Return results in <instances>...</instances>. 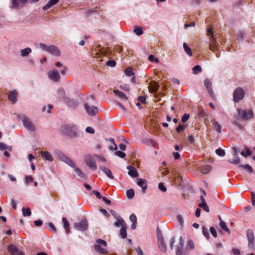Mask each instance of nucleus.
Segmentation results:
<instances>
[{
  "instance_id": "f257e3e1",
  "label": "nucleus",
  "mask_w": 255,
  "mask_h": 255,
  "mask_svg": "<svg viewBox=\"0 0 255 255\" xmlns=\"http://www.w3.org/2000/svg\"><path fill=\"white\" fill-rule=\"evenodd\" d=\"M238 113L239 117L243 121H249L254 117V113L251 110H243L239 109Z\"/></svg>"
},
{
  "instance_id": "f03ea898",
  "label": "nucleus",
  "mask_w": 255,
  "mask_h": 255,
  "mask_svg": "<svg viewBox=\"0 0 255 255\" xmlns=\"http://www.w3.org/2000/svg\"><path fill=\"white\" fill-rule=\"evenodd\" d=\"M18 118L22 121L23 125L25 128L32 131L35 130V127L30 119L24 115H20L18 116Z\"/></svg>"
},
{
  "instance_id": "7ed1b4c3",
  "label": "nucleus",
  "mask_w": 255,
  "mask_h": 255,
  "mask_svg": "<svg viewBox=\"0 0 255 255\" xmlns=\"http://www.w3.org/2000/svg\"><path fill=\"white\" fill-rule=\"evenodd\" d=\"M77 127L74 125H66L63 127L64 133L71 137L77 136Z\"/></svg>"
},
{
  "instance_id": "20e7f679",
  "label": "nucleus",
  "mask_w": 255,
  "mask_h": 255,
  "mask_svg": "<svg viewBox=\"0 0 255 255\" xmlns=\"http://www.w3.org/2000/svg\"><path fill=\"white\" fill-rule=\"evenodd\" d=\"M245 92L241 88H238L235 90L233 93V99L235 102H239L242 100L245 96Z\"/></svg>"
},
{
  "instance_id": "39448f33",
  "label": "nucleus",
  "mask_w": 255,
  "mask_h": 255,
  "mask_svg": "<svg viewBox=\"0 0 255 255\" xmlns=\"http://www.w3.org/2000/svg\"><path fill=\"white\" fill-rule=\"evenodd\" d=\"M84 160L86 164L93 170H96L97 168L95 161L92 156L87 154L84 157Z\"/></svg>"
},
{
  "instance_id": "423d86ee",
  "label": "nucleus",
  "mask_w": 255,
  "mask_h": 255,
  "mask_svg": "<svg viewBox=\"0 0 255 255\" xmlns=\"http://www.w3.org/2000/svg\"><path fill=\"white\" fill-rule=\"evenodd\" d=\"M84 107L87 113L89 116H94L98 113V109L96 106H89L88 103H85Z\"/></svg>"
},
{
  "instance_id": "0eeeda50",
  "label": "nucleus",
  "mask_w": 255,
  "mask_h": 255,
  "mask_svg": "<svg viewBox=\"0 0 255 255\" xmlns=\"http://www.w3.org/2000/svg\"><path fill=\"white\" fill-rule=\"evenodd\" d=\"M88 223L86 220H82L79 223H75L74 227L80 231H86L88 229Z\"/></svg>"
},
{
  "instance_id": "6e6552de",
  "label": "nucleus",
  "mask_w": 255,
  "mask_h": 255,
  "mask_svg": "<svg viewBox=\"0 0 255 255\" xmlns=\"http://www.w3.org/2000/svg\"><path fill=\"white\" fill-rule=\"evenodd\" d=\"M27 2V0H11V8L17 9L23 7Z\"/></svg>"
},
{
  "instance_id": "1a4fd4ad",
  "label": "nucleus",
  "mask_w": 255,
  "mask_h": 255,
  "mask_svg": "<svg viewBox=\"0 0 255 255\" xmlns=\"http://www.w3.org/2000/svg\"><path fill=\"white\" fill-rule=\"evenodd\" d=\"M48 78L53 82H58L60 79V75L57 70H53L47 73Z\"/></svg>"
},
{
  "instance_id": "9d476101",
  "label": "nucleus",
  "mask_w": 255,
  "mask_h": 255,
  "mask_svg": "<svg viewBox=\"0 0 255 255\" xmlns=\"http://www.w3.org/2000/svg\"><path fill=\"white\" fill-rule=\"evenodd\" d=\"M158 246L161 252L165 253L167 250V247L164 241L162 235L160 233H157Z\"/></svg>"
},
{
  "instance_id": "9b49d317",
  "label": "nucleus",
  "mask_w": 255,
  "mask_h": 255,
  "mask_svg": "<svg viewBox=\"0 0 255 255\" xmlns=\"http://www.w3.org/2000/svg\"><path fill=\"white\" fill-rule=\"evenodd\" d=\"M136 184L141 187L142 192L145 193L147 188V181L141 178H137Z\"/></svg>"
},
{
  "instance_id": "f8f14e48",
  "label": "nucleus",
  "mask_w": 255,
  "mask_h": 255,
  "mask_svg": "<svg viewBox=\"0 0 255 255\" xmlns=\"http://www.w3.org/2000/svg\"><path fill=\"white\" fill-rule=\"evenodd\" d=\"M204 86L207 89L209 94L212 98H215L214 92L212 90V82L208 79H206L204 81Z\"/></svg>"
},
{
  "instance_id": "ddd939ff",
  "label": "nucleus",
  "mask_w": 255,
  "mask_h": 255,
  "mask_svg": "<svg viewBox=\"0 0 255 255\" xmlns=\"http://www.w3.org/2000/svg\"><path fill=\"white\" fill-rule=\"evenodd\" d=\"M8 251L12 255H24L14 245H9L7 248Z\"/></svg>"
},
{
  "instance_id": "4468645a",
  "label": "nucleus",
  "mask_w": 255,
  "mask_h": 255,
  "mask_svg": "<svg viewBox=\"0 0 255 255\" xmlns=\"http://www.w3.org/2000/svg\"><path fill=\"white\" fill-rule=\"evenodd\" d=\"M184 244V239L182 237H180L179 239V242L178 245L176 247V255H182L183 252V246Z\"/></svg>"
},
{
  "instance_id": "2eb2a0df",
  "label": "nucleus",
  "mask_w": 255,
  "mask_h": 255,
  "mask_svg": "<svg viewBox=\"0 0 255 255\" xmlns=\"http://www.w3.org/2000/svg\"><path fill=\"white\" fill-rule=\"evenodd\" d=\"M56 96L59 99L63 100L65 102H68V99L66 96L65 92L64 89L60 88L57 90Z\"/></svg>"
},
{
  "instance_id": "dca6fc26",
  "label": "nucleus",
  "mask_w": 255,
  "mask_h": 255,
  "mask_svg": "<svg viewBox=\"0 0 255 255\" xmlns=\"http://www.w3.org/2000/svg\"><path fill=\"white\" fill-rule=\"evenodd\" d=\"M217 37L215 36V38H209V46L210 50L215 51L218 49V42L217 40Z\"/></svg>"
},
{
  "instance_id": "f3484780",
  "label": "nucleus",
  "mask_w": 255,
  "mask_h": 255,
  "mask_svg": "<svg viewBox=\"0 0 255 255\" xmlns=\"http://www.w3.org/2000/svg\"><path fill=\"white\" fill-rule=\"evenodd\" d=\"M48 52L55 56H59L60 55V51L59 49L54 45H50L48 46Z\"/></svg>"
},
{
  "instance_id": "a211bd4d",
  "label": "nucleus",
  "mask_w": 255,
  "mask_h": 255,
  "mask_svg": "<svg viewBox=\"0 0 255 255\" xmlns=\"http://www.w3.org/2000/svg\"><path fill=\"white\" fill-rule=\"evenodd\" d=\"M159 84L155 81H151L150 83L149 86L148 87L149 91L151 93H154L157 91L159 88Z\"/></svg>"
},
{
  "instance_id": "6ab92c4d",
  "label": "nucleus",
  "mask_w": 255,
  "mask_h": 255,
  "mask_svg": "<svg viewBox=\"0 0 255 255\" xmlns=\"http://www.w3.org/2000/svg\"><path fill=\"white\" fill-rule=\"evenodd\" d=\"M127 169L128 170V174L132 177H136L138 176V174L137 173V170L132 167L131 166H128L127 167Z\"/></svg>"
},
{
  "instance_id": "aec40b11",
  "label": "nucleus",
  "mask_w": 255,
  "mask_h": 255,
  "mask_svg": "<svg viewBox=\"0 0 255 255\" xmlns=\"http://www.w3.org/2000/svg\"><path fill=\"white\" fill-rule=\"evenodd\" d=\"M17 93L15 91H10L8 95V99L13 104L17 102Z\"/></svg>"
},
{
  "instance_id": "412c9836",
  "label": "nucleus",
  "mask_w": 255,
  "mask_h": 255,
  "mask_svg": "<svg viewBox=\"0 0 255 255\" xmlns=\"http://www.w3.org/2000/svg\"><path fill=\"white\" fill-rule=\"evenodd\" d=\"M99 168L103 172L105 173V174L109 178H110L111 179H114V176L113 175L112 173V172L111 171L106 168V167L105 166H100L99 167Z\"/></svg>"
},
{
  "instance_id": "4be33fe9",
  "label": "nucleus",
  "mask_w": 255,
  "mask_h": 255,
  "mask_svg": "<svg viewBox=\"0 0 255 255\" xmlns=\"http://www.w3.org/2000/svg\"><path fill=\"white\" fill-rule=\"evenodd\" d=\"M212 169V167L211 166L207 165H204H204L201 166L199 167V170L203 174H207L210 171H211Z\"/></svg>"
},
{
  "instance_id": "5701e85b",
  "label": "nucleus",
  "mask_w": 255,
  "mask_h": 255,
  "mask_svg": "<svg viewBox=\"0 0 255 255\" xmlns=\"http://www.w3.org/2000/svg\"><path fill=\"white\" fill-rule=\"evenodd\" d=\"M40 154L42 157L45 159L46 160L50 161H53V158L52 157L50 152L48 151H41Z\"/></svg>"
},
{
  "instance_id": "b1692460",
  "label": "nucleus",
  "mask_w": 255,
  "mask_h": 255,
  "mask_svg": "<svg viewBox=\"0 0 255 255\" xmlns=\"http://www.w3.org/2000/svg\"><path fill=\"white\" fill-rule=\"evenodd\" d=\"M113 92L115 94L116 96H117L120 99H121L123 100L126 101L128 99V97L125 95V94L118 90H114Z\"/></svg>"
},
{
  "instance_id": "393cba45",
  "label": "nucleus",
  "mask_w": 255,
  "mask_h": 255,
  "mask_svg": "<svg viewBox=\"0 0 255 255\" xmlns=\"http://www.w3.org/2000/svg\"><path fill=\"white\" fill-rule=\"evenodd\" d=\"M58 1L59 0H49L47 3L43 7V9L46 10L50 8L53 5L56 4Z\"/></svg>"
},
{
  "instance_id": "a878e982",
  "label": "nucleus",
  "mask_w": 255,
  "mask_h": 255,
  "mask_svg": "<svg viewBox=\"0 0 255 255\" xmlns=\"http://www.w3.org/2000/svg\"><path fill=\"white\" fill-rule=\"evenodd\" d=\"M94 248L96 252H98L99 253L103 255H106L108 253L107 250L102 248L99 245L95 244L94 246Z\"/></svg>"
},
{
  "instance_id": "bb28decb",
  "label": "nucleus",
  "mask_w": 255,
  "mask_h": 255,
  "mask_svg": "<svg viewBox=\"0 0 255 255\" xmlns=\"http://www.w3.org/2000/svg\"><path fill=\"white\" fill-rule=\"evenodd\" d=\"M116 221L114 223V225L116 227H119L120 226L122 227H126L127 224L125 223V221L121 218H119V219H117Z\"/></svg>"
},
{
  "instance_id": "cd10ccee",
  "label": "nucleus",
  "mask_w": 255,
  "mask_h": 255,
  "mask_svg": "<svg viewBox=\"0 0 255 255\" xmlns=\"http://www.w3.org/2000/svg\"><path fill=\"white\" fill-rule=\"evenodd\" d=\"M68 102H66L69 107L72 108H76L78 106V102L77 100L75 99L70 100L69 98L68 99Z\"/></svg>"
},
{
  "instance_id": "c85d7f7f",
  "label": "nucleus",
  "mask_w": 255,
  "mask_h": 255,
  "mask_svg": "<svg viewBox=\"0 0 255 255\" xmlns=\"http://www.w3.org/2000/svg\"><path fill=\"white\" fill-rule=\"evenodd\" d=\"M194 244L192 240H189L187 244L185 252L190 251L194 249Z\"/></svg>"
},
{
  "instance_id": "c756f323",
  "label": "nucleus",
  "mask_w": 255,
  "mask_h": 255,
  "mask_svg": "<svg viewBox=\"0 0 255 255\" xmlns=\"http://www.w3.org/2000/svg\"><path fill=\"white\" fill-rule=\"evenodd\" d=\"M31 52V48L27 47L20 50V55L22 57L27 56Z\"/></svg>"
},
{
  "instance_id": "7c9ffc66",
  "label": "nucleus",
  "mask_w": 255,
  "mask_h": 255,
  "mask_svg": "<svg viewBox=\"0 0 255 255\" xmlns=\"http://www.w3.org/2000/svg\"><path fill=\"white\" fill-rule=\"evenodd\" d=\"M239 167L247 170L248 172H249L250 173H251L253 172V168L249 164L240 165L239 166Z\"/></svg>"
},
{
  "instance_id": "2f4dec72",
  "label": "nucleus",
  "mask_w": 255,
  "mask_h": 255,
  "mask_svg": "<svg viewBox=\"0 0 255 255\" xmlns=\"http://www.w3.org/2000/svg\"><path fill=\"white\" fill-rule=\"evenodd\" d=\"M228 161L232 164H238L240 162V159L238 155H234V157L233 159H229Z\"/></svg>"
},
{
  "instance_id": "473e14b6",
  "label": "nucleus",
  "mask_w": 255,
  "mask_h": 255,
  "mask_svg": "<svg viewBox=\"0 0 255 255\" xmlns=\"http://www.w3.org/2000/svg\"><path fill=\"white\" fill-rule=\"evenodd\" d=\"M120 234L123 239H125L127 237L126 227H122L120 231Z\"/></svg>"
},
{
  "instance_id": "72a5a7b5",
  "label": "nucleus",
  "mask_w": 255,
  "mask_h": 255,
  "mask_svg": "<svg viewBox=\"0 0 255 255\" xmlns=\"http://www.w3.org/2000/svg\"><path fill=\"white\" fill-rule=\"evenodd\" d=\"M183 46V48H184L185 51L186 52V53L188 55H189L190 56H192V50L190 47H189L188 46L187 44L186 43H184Z\"/></svg>"
},
{
  "instance_id": "f704fd0d",
  "label": "nucleus",
  "mask_w": 255,
  "mask_h": 255,
  "mask_svg": "<svg viewBox=\"0 0 255 255\" xmlns=\"http://www.w3.org/2000/svg\"><path fill=\"white\" fill-rule=\"evenodd\" d=\"M219 226L225 231L227 232H230L229 229L228 228L226 225V223L224 221L221 220L219 223Z\"/></svg>"
},
{
  "instance_id": "c9c22d12",
  "label": "nucleus",
  "mask_w": 255,
  "mask_h": 255,
  "mask_svg": "<svg viewBox=\"0 0 255 255\" xmlns=\"http://www.w3.org/2000/svg\"><path fill=\"white\" fill-rule=\"evenodd\" d=\"M197 116L200 118H206L207 117V113L203 110H199L197 113Z\"/></svg>"
},
{
  "instance_id": "e433bc0d",
  "label": "nucleus",
  "mask_w": 255,
  "mask_h": 255,
  "mask_svg": "<svg viewBox=\"0 0 255 255\" xmlns=\"http://www.w3.org/2000/svg\"><path fill=\"white\" fill-rule=\"evenodd\" d=\"M213 125H214V127L215 128L216 131L218 133H221L222 130V128L219 123L217 121L215 120L213 123Z\"/></svg>"
},
{
  "instance_id": "4c0bfd02",
  "label": "nucleus",
  "mask_w": 255,
  "mask_h": 255,
  "mask_svg": "<svg viewBox=\"0 0 255 255\" xmlns=\"http://www.w3.org/2000/svg\"><path fill=\"white\" fill-rule=\"evenodd\" d=\"M127 196L128 199H132L134 195V192L133 189H130L128 190L126 192Z\"/></svg>"
},
{
  "instance_id": "58836bf2",
  "label": "nucleus",
  "mask_w": 255,
  "mask_h": 255,
  "mask_svg": "<svg viewBox=\"0 0 255 255\" xmlns=\"http://www.w3.org/2000/svg\"><path fill=\"white\" fill-rule=\"evenodd\" d=\"M62 221L64 224V228L66 230V232L68 233L69 232V224L65 217L62 218Z\"/></svg>"
},
{
  "instance_id": "ea45409f",
  "label": "nucleus",
  "mask_w": 255,
  "mask_h": 255,
  "mask_svg": "<svg viewBox=\"0 0 255 255\" xmlns=\"http://www.w3.org/2000/svg\"><path fill=\"white\" fill-rule=\"evenodd\" d=\"M252 153V152L248 148H245L243 149L241 152V155L245 157L251 155Z\"/></svg>"
},
{
  "instance_id": "a19ab883",
  "label": "nucleus",
  "mask_w": 255,
  "mask_h": 255,
  "mask_svg": "<svg viewBox=\"0 0 255 255\" xmlns=\"http://www.w3.org/2000/svg\"><path fill=\"white\" fill-rule=\"evenodd\" d=\"M22 211L23 215L25 217L26 216H30L31 214L30 209L29 208L26 209L23 208Z\"/></svg>"
},
{
  "instance_id": "79ce46f5",
  "label": "nucleus",
  "mask_w": 255,
  "mask_h": 255,
  "mask_svg": "<svg viewBox=\"0 0 255 255\" xmlns=\"http://www.w3.org/2000/svg\"><path fill=\"white\" fill-rule=\"evenodd\" d=\"M75 171L76 174L80 178H85V174L81 171V170L79 168H76L75 169Z\"/></svg>"
},
{
  "instance_id": "37998d69",
  "label": "nucleus",
  "mask_w": 255,
  "mask_h": 255,
  "mask_svg": "<svg viewBox=\"0 0 255 255\" xmlns=\"http://www.w3.org/2000/svg\"><path fill=\"white\" fill-rule=\"evenodd\" d=\"M216 153L220 156H224L225 155V151L221 148H217L216 149Z\"/></svg>"
},
{
  "instance_id": "c03bdc74",
  "label": "nucleus",
  "mask_w": 255,
  "mask_h": 255,
  "mask_svg": "<svg viewBox=\"0 0 255 255\" xmlns=\"http://www.w3.org/2000/svg\"><path fill=\"white\" fill-rule=\"evenodd\" d=\"M199 206L200 207L202 208L207 212H209V211H210L209 208L206 202V203H199Z\"/></svg>"
},
{
  "instance_id": "a18cd8bd",
  "label": "nucleus",
  "mask_w": 255,
  "mask_h": 255,
  "mask_svg": "<svg viewBox=\"0 0 255 255\" xmlns=\"http://www.w3.org/2000/svg\"><path fill=\"white\" fill-rule=\"evenodd\" d=\"M248 240H255L254 233L252 230H248L247 233Z\"/></svg>"
},
{
  "instance_id": "49530a36",
  "label": "nucleus",
  "mask_w": 255,
  "mask_h": 255,
  "mask_svg": "<svg viewBox=\"0 0 255 255\" xmlns=\"http://www.w3.org/2000/svg\"><path fill=\"white\" fill-rule=\"evenodd\" d=\"M125 73L127 76H131L133 75L132 69L130 67H128L125 69Z\"/></svg>"
},
{
  "instance_id": "de8ad7c7",
  "label": "nucleus",
  "mask_w": 255,
  "mask_h": 255,
  "mask_svg": "<svg viewBox=\"0 0 255 255\" xmlns=\"http://www.w3.org/2000/svg\"><path fill=\"white\" fill-rule=\"evenodd\" d=\"M192 70L194 74H197V73L201 72L202 71L201 67L199 65H197L194 67Z\"/></svg>"
},
{
  "instance_id": "09e8293b",
  "label": "nucleus",
  "mask_w": 255,
  "mask_h": 255,
  "mask_svg": "<svg viewBox=\"0 0 255 255\" xmlns=\"http://www.w3.org/2000/svg\"><path fill=\"white\" fill-rule=\"evenodd\" d=\"M33 178L31 176L27 175L25 178V183L26 185H28L29 183L33 182Z\"/></svg>"
},
{
  "instance_id": "8fccbe9b",
  "label": "nucleus",
  "mask_w": 255,
  "mask_h": 255,
  "mask_svg": "<svg viewBox=\"0 0 255 255\" xmlns=\"http://www.w3.org/2000/svg\"><path fill=\"white\" fill-rule=\"evenodd\" d=\"M133 32L138 36L141 35L143 33V31L140 27L135 28Z\"/></svg>"
},
{
  "instance_id": "3c124183",
  "label": "nucleus",
  "mask_w": 255,
  "mask_h": 255,
  "mask_svg": "<svg viewBox=\"0 0 255 255\" xmlns=\"http://www.w3.org/2000/svg\"><path fill=\"white\" fill-rule=\"evenodd\" d=\"M115 154L116 156H119L120 158H123L126 156V153L121 151H116L115 153Z\"/></svg>"
},
{
  "instance_id": "603ef678",
  "label": "nucleus",
  "mask_w": 255,
  "mask_h": 255,
  "mask_svg": "<svg viewBox=\"0 0 255 255\" xmlns=\"http://www.w3.org/2000/svg\"><path fill=\"white\" fill-rule=\"evenodd\" d=\"M207 35L209 36H210V38H215V36H216L215 35H214V32L212 29L211 28H209L208 30H207Z\"/></svg>"
},
{
  "instance_id": "864d4df0",
  "label": "nucleus",
  "mask_w": 255,
  "mask_h": 255,
  "mask_svg": "<svg viewBox=\"0 0 255 255\" xmlns=\"http://www.w3.org/2000/svg\"><path fill=\"white\" fill-rule=\"evenodd\" d=\"M58 157L60 159V160L64 161V162H65L68 160V157H67L63 153H60L58 155Z\"/></svg>"
},
{
  "instance_id": "5fc2aeb1",
  "label": "nucleus",
  "mask_w": 255,
  "mask_h": 255,
  "mask_svg": "<svg viewBox=\"0 0 255 255\" xmlns=\"http://www.w3.org/2000/svg\"><path fill=\"white\" fill-rule=\"evenodd\" d=\"M148 60L151 62L158 63V59L155 58L153 55H150L148 56Z\"/></svg>"
},
{
  "instance_id": "6e6d98bb",
  "label": "nucleus",
  "mask_w": 255,
  "mask_h": 255,
  "mask_svg": "<svg viewBox=\"0 0 255 255\" xmlns=\"http://www.w3.org/2000/svg\"><path fill=\"white\" fill-rule=\"evenodd\" d=\"M249 247L252 250L255 249V240H248Z\"/></svg>"
},
{
  "instance_id": "4d7b16f0",
  "label": "nucleus",
  "mask_w": 255,
  "mask_h": 255,
  "mask_svg": "<svg viewBox=\"0 0 255 255\" xmlns=\"http://www.w3.org/2000/svg\"><path fill=\"white\" fill-rule=\"evenodd\" d=\"M189 117H190L189 114H184V115L182 116V117L181 118V122L183 123H186L189 119Z\"/></svg>"
},
{
  "instance_id": "13d9d810",
  "label": "nucleus",
  "mask_w": 255,
  "mask_h": 255,
  "mask_svg": "<svg viewBox=\"0 0 255 255\" xmlns=\"http://www.w3.org/2000/svg\"><path fill=\"white\" fill-rule=\"evenodd\" d=\"M158 188L162 192H165L167 190L166 187L164 186L163 183H160L158 184Z\"/></svg>"
},
{
  "instance_id": "bf43d9fd",
  "label": "nucleus",
  "mask_w": 255,
  "mask_h": 255,
  "mask_svg": "<svg viewBox=\"0 0 255 255\" xmlns=\"http://www.w3.org/2000/svg\"><path fill=\"white\" fill-rule=\"evenodd\" d=\"M129 220L132 223H135L137 219L136 217L134 214H131L129 216Z\"/></svg>"
},
{
  "instance_id": "052dcab7",
  "label": "nucleus",
  "mask_w": 255,
  "mask_h": 255,
  "mask_svg": "<svg viewBox=\"0 0 255 255\" xmlns=\"http://www.w3.org/2000/svg\"><path fill=\"white\" fill-rule=\"evenodd\" d=\"M116 64V62L114 60H109L106 63V65L110 67H114Z\"/></svg>"
},
{
  "instance_id": "680f3d73",
  "label": "nucleus",
  "mask_w": 255,
  "mask_h": 255,
  "mask_svg": "<svg viewBox=\"0 0 255 255\" xmlns=\"http://www.w3.org/2000/svg\"><path fill=\"white\" fill-rule=\"evenodd\" d=\"M210 232L214 237H217V234L214 227H211L210 229Z\"/></svg>"
},
{
  "instance_id": "e2e57ef3",
  "label": "nucleus",
  "mask_w": 255,
  "mask_h": 255,
  "mask_svg": "<svg viewBox=\"0 0 255 255\" xmlns=\"http://www.w3.org/2000/svg\"><path fill=\"white\" fill-rule=\"evenodd\" d=\"M48 227L50 230L52 231L53 233H55L56 231V228L52 223H49L48 224Z\"/></svg>"
},
{
  "instance_id": "0e129e2a",
  "label": "nucleus",
  "mask_w": 255,
  "mask_h": 255,
  "mask_svg": "<svg viewBox=\"0 0 255 255\" xmlns=\"http://www.w3.org/2000/svg\"><path fill=\"white\" fill-rule=\"evenodd\" d=\"M96 243L99 244H101L105 247H106L107 246V242L105 241L102 240V239H97L96 240Z\"/></svg>"
},
{
  "instance_id": "69168bd1",
  "label": "nucleus",
  "mask_w": 255,
  "mask_h": 255,
  "mask_svg": "<svg viewBox=\"0 0 255 255\" xmlns=\"http://www.w3.org/2000/svg\"><path fill=\"white\" fill-rule=\"evenodd\" d=\"M65 163H66L72 167H75V166L74 162L69 158H68V160L65 162Z\"/></svg>"
},
{
  "instance_id": "338daca9",
  "label": "nucleus",
  "mask_w": 255,
  "mask_h": 255,
  "mask_svg": "<svg viewBox=\"0 0 255 255\" xmlns=\"http://www.w3.org/2000/svg\"><path fill=\"white\" fill-rule=\"evenodd\" d=\"M110 213L114 217V218L116 219H119V218L121 217V216H120V215L118 213H116L115 211H114L113 210H111L110 211Z\"/></svg>"
},
{
  "instance_id": "774afa93",
  "label": "nucleus",
  "mask_w": 255,
  "mask_h": 255,
  "mask_svg": "<svg viewBox=\"0 0 255 255\" xmlns=\"http://www.w3.org/2000/svg\"><path fill=\"white\" fill-rule=\"evenodd\" d=\"M252 203L253 206H255V193L251 192Z\"/></svg>"
}]
</instances>
